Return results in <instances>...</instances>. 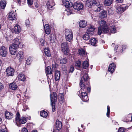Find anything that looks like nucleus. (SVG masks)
<instances>
[{"label":"nucleus","mask_w":132,"mask_h":132,"mask_svg":"<svg viewBox=\"0 0 132 132\" xmlns=\"http://www.w3.org/2000/svg\"><path fill=\"white\" fill-rule=\"evenodd\" d=\"M63 5L66 7H73L75 10L79 11L83 8V5L81 3L79 2H76L73 4L71 3L70 0H63L62 1Z\"/></svg>","instance_id":"f257e3e1"},{"label":"nucleus","mask_w":132,"mask_h":132,"mask_svg":"<svg viewBox=\"0 0 132 132\" xmlns=\"http://www.w3.org/2000/svg\"><path fill=\"white\" fill-rule=\"evenodd\" d=\"M81 76L82 77L81 78L80 83V87L81 88L84 89L86 87V86L85 85L84 83H83V80L87 82H88L89 80V77L88 75L85 73L84 75L82 73H81Z\"/></svg>","instance_id":"f03ea898"},{"label":"nucleus","mask_w":132,"mask_h":132,"mask_svg":"<svg viewBox=\"0 0 132 132\" xmlns=\"http://www.w3.org/2000/svg\"><path fill=\"white\" fill-rule=\"evenodd\" d=\"M64 34L66 40L69 42H71L73 38L72 31L70 29H66Z\"/></svg>","instance_id":"7ed1b4c3"},{"label":"nucleus","mask_w":132,"mask_h":132,"mask_svg":"<svg viewBox=\"0 0 132 132\" xmlns=\"http://www.w3.org/2000/svg\"><path fill=\"white\" fill-rule=\"evenodd\" d=\"M50 99L51 102V105L52 107V111L54 112L55 111V106L54 104L56 102L57 100L56 95V93H54L53 94L50 95Z\"/></svg>","instance_id":"20e7f679"},{"label":"nucleus","mask_w":132,"mask_h":132,"mask_svg":"<svg viewBox=\"0 0 132 132\" xmlns=\"http://www.w3.org/2000/svg\"><path fill=\"white\" fill-rule=\"evenodd\" d=\"M99 4V2L98 0H87L86 3L87 6L89 7L92 6H97Z\"/></svg>","instance_id":"39448f33"},{"label":"nucleus","mask_w":132,"mask_h":132,"mask_svg":"<svg viewBox=\"0 0 132 132\" xmlns=\"http://www.w3.org/2000/svg\"><path fill=\"white\" fill-rule=\"evenodd\" d=\"M61 48L64 54L66 55L69 53L68 46L67 42H63L61 44Z\"/></svg>","instance_id":"423d86ee"},{"label":"nucleus","mask_w":132,"mask_h":132,"mask_svg":"<svg viewBox=\"0 0 132 132\" xmlns=\"http://www.w3.org/2000/svg\"><path fill=\"white\" fill-rule=\"evenodd\" d=\"M128 6L125 5H122L120 6L117 8V12L119 13L120 14L124 11L127 9Z\"/></svg>","instance_id":"0eeeda50"},{"label":"nucleus","mask_w":132,"mask_h":132,"mask_svg":"<svg viewBox=\"0 0 132 132\" xmlns=\"http://www.w3.org/2000/svg\"><path fill=\"white\" fill-rule=\"evenodd\" d=\"M7 53V48L4 46H2L0 49V55L3 57H5Z\"/></svg>","instance_id":"6e6552de"},{"label":"nucleus","mask_w":132,"mask_h":132,"mask_svg":"<svg viewBox=\"0 0 132 132\" xmlns=\"http://www.w3.org/2000/svg\"><path fill=\"white\" fill-rule=\"evenodd\" d=\"M6 71L7 73L6 75L7 76H12L14 75V70L11 67H9L6 69Z\"/></svg>","instance_id":"1a4fd4ad"},{"label":"nucleus","mask_w":132,"mask_h":132,"mask_svg":"<svg viewBox=\"0 0 132 132\" xmlns=\"http://www.w3.org/2000/svg\"><path fill=\"white\" fill-rule=\"evenodd\" d=\"M81 89V90H80L79 92V93H80V92L81 93V95L80 96L81 97H83V96H85V94H87L86 92L89 93L90 92V88L89 87L88 88L86 86V87L84 89Z\"/></svg>","instance_id":"9d476101"},{"label":"nucleus","mask_w":132,"mask_h":132,"mask_svg":"<svg viewBox=\"0 0 132 132\" xmlns=\"http://www.w3.org/2000/svg\"><path fill=\"white\" fill-rule=\"evenodd\" d=\"M98 24L100 26V27L102 28H103V30L106 32V31L104 30V29H105V28H106V26H107L106 21L104 20H102L98 22Z\"/></svg>","instance_id":"9b49d317"},{"label":"nucleus","mask_w":132,"mask_h":132,"mask_svg":"<svg viewBox=\"0 0 132 132\" xmlns=\"http://www.w3.org/2000/svg\"><path fill=\"white\" fill-rule=\"evenodd\" d=\"M95 27L94 26H90L87 29L86 32L88 34L91 35H93L94 33V31Z\"/></svg>","instance_id":"f8f14e48"},{"label":"nucleus","mask_w":132,"mask_h":132,"mask_svg":"<svg viewBox=\"0 0 132 132\" xmlns=\"http://www.w3.org/2000/svg\"><path fill=\"white\" fill-rule=\"evenodd\" d=\"M5 118L8 120L11 119L13 117L12 113L9 112L7 111L5 112Z\"/></svg>","instance_id":"ddd939ff"},{"label":"nucleus","mask_w":132,"mask_h":132,"mask_svg":"<svg viewBox=\"0 0 132 132\" xmlns=\"http://www.w3.org/2000/svg\"><path fill=\"white\" fill-rule=\"evenodd\" d=\"M21 31V28L19 25L18 24L15 25L12 29V31L13 32L14 31L16 34L19 33Z\"/></svg>","instance_id":"4468645a"},{"label":"nucleus","mask_w":132,"mask_h":132,"mask_svg":"<svg viewBox=\"0 0 132 132\" xmlns=\"http://www.w3.org/2000/svg\"><path fill=\"white\" fill-rule=\"evenodd\" d=\"M116 66L114 63L110 64L108 68V71L110 72L111 73H112L115 71V68Z\"/></svg>","instance_id":"2eb2a0df"},{"label":"nucleus","mask_w":132,"mask_h":132,"mask_svg":"<svg viewBox=\"0 0 132 132\" xmlns=\"http://www.w3.org/2000/svg\"><path fill=\"white\" fill-rule=\"evenodd\" d=\"M14 12L13 11H11L9 13L8 16V18L10 20H13L15 18L16 15Z\"/></svg>","instance_id":"dca6fc26"},{"label":"nucleus","mask_w":132,"mask_h":132,"mask_svg":"<svg viewBox=\"0 0 132 132\" xmlns=\"http://www.w3.org/2000/svg\"><path fill=\"white\" fill-rule=\"evenodd\" d=\"M46 5L47 7L50 9L54 6L55 4L53 0H48Z\"/></svg>","instance_id":"f3484780"},{"label":"nucleus","mask_w":132,"mask_h":132,"mask_svg":"<svg viewBox=\"0 0 132 132\" xmlns=\"http://www.w3.org/2000/svg\"><path fill=\"white\" fill-rule=\"evenodd\" d=\"M97 42V40L95 38H91L89 40L90 44L93 46H96Z\"/></svg>","instance_id":"a211bd4d"},{"label":"nucleus","mask_w":132,"mask_h":132,"mask_svg":"<svg viewBox=\"0 0 132 132\" xmlns=\"http://www.w3.org/2000/svg\"><path fill=\"white\" fill-rule=\"evenodd\" d=\"M44 28L45 33L47 34H50L51 30L48 24H46L44 26Z\"/></svg>","instance_id":"6ab92c4d"},{"label":"nucleus","mask_w":132,"mask_h":132,"mask_svg":"<svg viewBox=\"0 0 132 132\" xmlns=\"http://www.w3.org/2000/svg\"><path fill=\"white\" fill-rule=\"evenodd\" d=\"M60 72L58 70L55 71V80L57 81L59 80L60 79Z\"/></svg>","instance_id":"aec40b11"},{"label":"nucleus","mask_w":132,"mask_h":132,"mask_svg":"<svg viewBox=\"0 0 132 132\" xmlns=\"http://www.w3.org/2000/svg\"><path fill=\"white\" fill-rule=\"evenodd\" d=\"M87 22L84 20H81L79 22V26L80 27L84 28L86 26Z\"/></svg>","instance_id":"412c9836"},{"label":"nucleus","mask_w":132,"mask_h":132,"mask_svg":"<svg viewBox=\"0 0 132 132\" xmlns=\"http://www.w3.org/2000/svg\"><path fill=\"white\" fill-rule=\"evenodd\" d=\"M56 126L57 130H59L62 127V123L58 120H57L56 123Z\"/></svg>","instance_id":"4be33fe9"},{"label":"nucleus","mask_w":132,"mask_h":132,"mask_svg":"<svg viewBox=\"0 0 132 132\" xmlns=\"http://www.w3.org/2000/svg\"><path fill=\"white\" fill-rule=\"evenodd\" d=\"M107 15V12L104 10L100 13V17L101 18H105Z\"/></svg>","instance_id":"5701e85b"},{"label":"nucleus","mask_w":132,"mask_h":132,"mask_svg":"<svg viewBox=\"0 0 132 132\" xmlns=\"http://www.w3.org/2000/svg\"><path fill=\"white\" fill-rule=\"evenodd\" d=\"M27 119L24 117H22L17 122H18L20 124H24L27 122Z\"/></svg>","instance_id":"b1692460"},{"label":"nucleus","mask_w":132,"mask_h":132,"mask_svg":"<svg viewBox=\"0 0 132 132\" xmlns=\"http://www.w3.org/2000/svg\"><path fill=\"white\" fill-rule=\"evenodd\" d=\"M9 87L10 88L13 90H15L16 89L18 86L14 82L11 83L9 85Z\"/></svg>","instance_id":"393cba45"},{"label":"nucleus","mask_w":132,"mask_h":132,"mask_svg":"<svg viewBox=\"0 0 132 132\" xmlns=\"http://www.w3.org/2000/svg\"><path fill=\"white\" fill-rule=\"evenodd\" d=\"M18 78L19 80L23 81H24L26 79L24 75L22 74H20L19 75Z\"/></svg>","instance_id":"a878e982"},{"label":"nucleus","mask_w":132,"mask_h":132,"mask_svg":"<svg viewBox=\"0 0 132 132\" xmlns=\"http://www.w3.org/2000/svg\"><path fill=\"white\" fill-rule=\"evenodd\" d=\"M59 100L60 104L63 103L64 102V96L61 94H60L59 95Z\"/></svg>","instance_id":"bb28decb"},{"label":"nucleus","mask_w":132,"mask_h":132,"mask_svg":"<svg viewBox=\"0 0 132 132\" xmlns=\"http://www.w3.org/2000/svg\"><path fill=\"white\" fill-rule=\"evenodd\" d=\"M44 52L46 56L49 57L51 56V53L49 50L46 48L44 49Z\"/></svg>","instance_id":"cd10ccee"},{"label":"nucleus","mask_w":132,"mask_h":132,"mask_svg":"<svg viewBox=\"0 0 132 132\" xmlns=\"http://www.w3.org/2000/svg\"><path fill=\"white\" fill-rule=\"evenodd\" d=\"M113 0H104V4L105 6H110L112 3Z\"/></svg>","instance_id":"c85d7f7f"},{"label":"nucleus","mask_w":132,"mask_h":132,"mask_svg":"<svg viewBox=\"0 0 132 132\" xmlns=\"http://www.w3.org/2000/svg\"><path fill=\"white\" fill-rule=\"evenodd\" d=\"M6 4L5 1H1L0 3V7L3 9H4L5 7Z\"/></svg>","instance_id":"c756f323"},{"label":"nucleus","mask_w":132,"mask_h":132,"mask_svg":"<svg viewBox=\"0 0 132 132\" xmlns=\"http://www.w3.org/2000/svg\"><path fill=\"white\" fill-rule=\"evenodd\" d=\"M46 75H51L52 73V70L50 66H48L45 69Z\"/></svg>","instance_id":"7c9ffc66"},{"label":"nucleus","mask_w":132,"mask_h":132,"mask_svg":"<svg viewBox=\"0 0 132 132\" xmlns=\"http://www.w3.org/2000/svg\"><path fill=\"white\" fill-rule=\"evenodd\" d=\"M81 63L79 61H76L75 63V66L76 69L79 70L81 67Z\"/></svg>","instance_id":"2f4dec72"},{"label":"nucleus","mask_w":132,"mask_h":132,"mask_svg":"<svg viewBox=\"0 0 132 132\" xmlns=\"http://www.w3.org/2000/svg\"><path fill=\"white\" fill-rule=\"evenodd\" d=\"M23 52L21 51H19L17 55V57L19 58V60H21L23 58Z\"/></svg>","instance_id":"473e14b6"},{"label":"nucleus","mask_w":132,"mask_h":132,"mask_svg":"<svg viewBox=\"0 0 132 132\" xmlns=\"http://www.w3.org/2000/svg\"><path fill=\"white\" fill-rule=\"evenodd\" d=\"M49 38L51 43H53L55 41V36L53 34H51L50 35Z\"/></svg>","instance_id":"72a5a7b5"},{"label":"nucleus","mask_w":132,"mask_h":132,"mask_svg":"<svg viewBox=\"0 0 132 132\" xmlns=\"http://www.w3.org/2000/svg\"><path fill=\"white\" fill-rule=\"evenodd\" d=\"M78 53L81 55H84L85 54V50L81 48L78 50Z\"/></svg>","instance_id":"f704fd0d"},{"label":"nucleus","mask_w":132,"mask_h":132,"mask_svg":"<svg viewBox=\"0 0 132 132\" xmlns=\"http://www.w3.org/2000/svg\"><path fill=\"white\" fill-rule=\"evenodd\" d=\"M40 115L43 117L46 118L48 115V113L46 112L43 110L40 112Z\"/></svg>","instance_id":"c9c22d12"},{"label":"nucleus","mask_w":132,"mask_h":132,"mask_svg":"<svg viewBox=\"0 0 132 132\" xmlns=\"http://www.w3.org/2000/svg\"><path fill=\"white\" fill-rule=\"evenodd\" d=\"M109 28V31L111 33H115L116 32L117 30L114 26H110Z\"/></svg>","instance_id":"e433bc0d"},{"label":"nucleus","mask_w":132,"mask_h":132,"mask_svg":"<svg viewBox=\"0 0 132 132\" xmlns=\"http://www.w3.org/2000/svg\"><path fill=\"white\" fill-rule=\"evenodd\" d=\"M89 66V63L87 61H85L82 63L83 68L86 69Z\"/></svg>","instance_id":"4c0bfd02"},{"label":"nucleus","mask_w":132,"mask_h":132,"mask_svg":"<svg viewBox=\"0 0 132 132\" xmlns=\"http://www.w3.org/2000/svg\"><path fill=\"white\" fill-rule=\"evenodd\" d=\"M67 62V59L65 57H63L60 60V63L62 64H66Z\"/></svg>","instance_id":"58836bf2"},{"label":"nucleus","mask_w":132,"mask_h":132,"mask_svg":"<svg viewBox=\"0 0 132 132\" xmlns=\"http://www.w3.org/2000/svg\"><path fill=\"white\" fill-rule=\"evenodd\" d=\"M96 6L97 7V9L95 10L96 12H100L101 10L103 9V5H102L100 4V2L99 4L98 5Z\"/></svg>","instance_id":"ea45409f"},{"label":"nucleus","mask_w":132,"mask_h":132,"mask_svg":"<svg viewBox=\"0 0 132 132\" xmlns=\"http://www.w3.org/2000/svg\"><path fill=\"white\" fill-rule=\"evenodd\" d=\"M17 49H11V48H9V51L10 54L12 55H15L17 52Z\"/></svg>","instance_id":"a19ab883"},{"label":"nucleus","mask_w":132,"mask_h":132,"mask_svg":"<svg viewBox=\"0 0 132 132\" xmlns=\"http://www.w3.org/2000/svg\"><path fill=\"white\" fill-rule=\"evenodd\" d=\"M84 95L85 96H83V97H81L80 96H79L83 101L86 102L88 100V98L87 95V94H85Z\"/></svg>","instance_id":"79ce46f5"},{"label":"nucleus","mask_w":132,"mask_h":132,"mask_svg":"<svg viewBox=\"0 0 132 132\" xmlns=\"http://www.w3.org/2000/svg\"><path fill=\"white\" fill-rule=\"evenodd\" d=\"M68 8L67 10V14L68 15H69L71 14L72 13H73L72 12V11L71 9V7H68Z\"/></svg>","instance_id":"37998d69"},{"label":"nucleus","mask_w":132,"mask_h":132,"mask_svg":"<svg viewBox=\"0 0 132 132\" xmlns=\"http://www.w3.org/2000/svg\"><path fill=\"white\" fill-rule=\"evenodd\" d=\"M14 43H13L19 46L20 44L19 40L18 38H16L14 39Z\"/></svg>","instance_id":"c03bdc74"},{"label":"nucleus","mask_w":132,"mask_h":132,"mask_svg":"<svg viewBox=\"0 0 132 132\" xmlns=\"http://www.w3.org/2000/svg\"><path fill=\"white\" fill-rule=\"evenodd\" d=\"M57 65L56 63H55L54 64H53L52 65V71H56L57 68Z\"/></svg>","instance_id":"a18cd8bd"},{"label":"nucleus","mask_w":132,"mask_h":132,"mask_svg":"<svg viewBox=\"0 0 132 132\" xmlns=\"http://www.w3.org/2000/svg\"><path fill=\"white\" fill-rule=\"evenodd\" d=\"M108 14L109 15H111L113 14L114 11L112 9L110 8L108 10Z\"/></svg>","instance_id":"49530a36"},{"label":"nucleus","mask_w":132,"mask_h":132,"mask_svg":"<svg viewBox=\"0 0 132 132\" xmlns=\"http://www.w3.org/2000/svg\"><path fill=\"white\" fill-rule=\"evenodd\" d=\"M19 47V46H17L14 44H12V45H11L10 47L9 48H11V49H17Z\"/></svg>","instance_id":"de8ad7c7"},{"label":"nucleus","mask_w":132,"mask_h":132,"mask_svg":"<svg viewBox=\"0 0 132 132\" xmlns=\"http://www.w3.org/2000/svg\"><path fill=\"white\" fill-rule=\"evenodd\" d=\"M32 60V59L31 57H29L26 60V63L27 64L29 65L31 64Z\"/></svg>","instance_id":"09e8293b"},{"label":"nucleus","mask_w":132,"mask_h":132,"mask_svg":"<svg viewBox=\"0 0 132 132\" xmlns=\"http://www.w3.org/2000/svg\"><path fill=\"white\" fill-rule=\"evenodd\" d=\"M20 115L19 112H17L16 114V117L15 118V121L16 123H17V122L19 121V120L20 119Z\"/></svg>","instance_id":"8fccbe9b"},{"label":"nucleus","mask_w":132,"mask_h":132,"mask_svg":"<svg viewBox=\"0 0 132 132\" xmlns=\"http://www.w3.org/2000/svg\"><path fill=\"white\" fill-rule=\"evenodd\" d=\"M90 37L89 34H85L83 36V39L85 40H88L89 38Z\"/></svg>","instance_id":"3c124183"},{"label":"nucleus","mask_w":132,"mask_h":132,"mask_svg":"<svg viewBox=\"0 0 132 132\" xmlns=\"http://www.w3.org/2000/svg\"><path fill=\"white\" fill-rule=\"evenodd\" d=\"M110 106L109 105H108L107 106V111L106 115L108 117H109V114L110 112Z\"/></svg>","instance_id":"603ef678"},{"label":"nucleus","mask_w":132,"mask_h":132,"mask_svg":"<svg viewBox=\"0 0 132 132\" xmlns=\"http://www.w3.org/2000/svg\"><path fill=\"white\" fill-rule=\"evenodd\" d=\"M106 28H105V29H104V30L106 31V32H105V31L103 30V28H102V31L104 33H107L108 32H109V27L108 28L107 26H106Z\"/></svg>","instance_id":"864d4df0"},{"label":"nucleus","mask_w":132,"mask_h":132,"mask_svg":"<svg viewBox=\"0 0 132 132\" xmlns=\"http://www.w3.org/2000/svg\"><path fill=\"white\" fill-rule=\"evenodd\" d=\"M40 42L41 45L42 46L44 45L45 44V40L44 39L40 38Z\"/></svg>","instance_id":"5fc2aeb1"},{"label":"nucleus","mask_w":132,"mask_h":132,"mask_svg":"<svg viewBox=\"0 0 132 132\" xmlns=\"http://www.w3.org/2000/svg\"><path fill=\"white\" fill-rule=\"evenodd\" d=\"M34 3L35 7L36 8H38L39 6L38 2L36 0H35Z\"/></svg>","instance_id":"6e6d98bb"},{"label":"nucleus","mask_w":132,"mask_h":132,"mask_svg":"<svg viewBox=\"0 0 132 132\" xmlns=\"http://www.w3.org/2000/svg\"><path fill=\"white\" fill-rule=\"evenodd\" d=\"M98 34L101 35L102 32V28L100 27H99L98 29Z\"/></svg>","instance_id":"4d7b16f0"},{"label":"nucleus","mask_w":132,"mask_h":132,"mask_svg":"<svg viewBox=\"0 0 132 132\" xmlns=\"http://www.w3.org/2000/svg\"><path fill=\"white\" fill-rule=\"evenodd\" d=\"M74 67L72 66L70 67V69L69 70V72L72 73L74 70Z\"/></svg>","instance_id":"13d9d810"},{"label":"nucleus","mask_w":132,"mask_h":132,"mask_svg":"<svg viewBox=\"0 0 132 132\" xmlns=\"http://www.w3.org/2000/svg\"><path fill=\"white\" fill-rule=\"evenodd\" d=\"M28 4L29 5H31L33 4L32 0H27Z\"/></svg>","instance_id":"bf43d9fd"},{"label":"nucleus","mask_w":132,"mask_h":132,"mask_svg":"<svg viewBox=\"0 0 132 132\" xmlns=\"http://www.w3.org/2000/svg\"><path fill=\"white\" fill-rule=\"evenodd\" d=\"M3 85L0 81V91H1L4 88Z\"/></svg>","instance_id":"052dcab7"},{"label":"nucleus","mask_w":132,"mask_h":132,"mask_svg":"<svg viewBox=\"0 0 132 132\" xmlns=\"http://www.w3.org/2000/svg\"><path fill=\"white\" fill-rule=\"evenodd\" d=\"M118 132H124L123 128L122 127H120L118 130Z\"/></svg>","instance_id":"680f3d73"},{"label":"nucleus","mask_w":132,"mask_h":132,"mask_svg":"<svg viewBox=\"0 0 132 132\" xmlns=\"http://www.w3.org/2000/svg\"><path fill=\"white\" fill-rule=\"evenodd\" d=\"M25 23L26 26L29 25L30 24V22L28 19H27L26 20Z\"/></svg>","instance_id":"e2e57ef3"},{"label":"nucleus","mask_w":132,"mask_h":132,"mask_svg":"<svg viewBox=\"0 0 132 132\" xmlns=\"http://www.w3.org/2000/svg\"><path fill=\"white\" fill-rule=\"evenodd\" d=\"M128 121H132V115H129V116Z\"/></svg>","instance_id":"0e129e2a"},{"label":"nucleus","mask_w":132,"mask_h":132,"mask_svg":"<svg viewBox=\"0 0 132 132\" xmlns=\"http://www.w3.org/2000/svg\"><path fill=\"white\" fill-rule=\"evenodd\" d=\"M22 132H28L27 129L25 128L22 129Z\"/></svg>","instance_id":"69168bd1"},{"label":"nucleus","mask_w":132,"mask_h":132,"mask_svg":"<svg viewBox=\"0 0 132 132\" xmlns=\"http://www.w3.org/2000/svg\"><path fill=\"white\" fill-rule=\"evenodd\" d=\"M117 2V3H122L123 1V0H116Z\"/></svg>","instance_id":"338daca9"},{"label":"nucleus","mask_w":132,"mask_h":132,"mask_svg":"<svg viewBox=\"0 0 132 132\" xmlns=\"http://www.w3.org/2000/svg\"><path fill=\"white\" fill-rule=\"evenodd\" d=\"M0 132H6L4 130L2 129L0 130Z\"/></svg>","instance_id":"774afa93"}]
</instances>
